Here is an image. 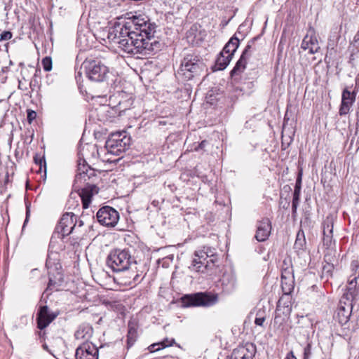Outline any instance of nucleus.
I'll return each instance as SVG.
<instances>
[{"instance_id": "052dcab7", "label": "nucleus", "mask_w": 359, "mask_h": 359, "mask_svg": "<svg viewBox=\"0 0 359 359\" xmlns=\"http://www.w3.org/2000/svg\"><path fill=\"white\" fill-rule=\"evenodd\" d=\"M46 266H47L48 268H49V261H48V260H47V261H46Z\"/></svg>"}, {"instance_id": "f03ea898", "label": "nucleus", "mask_w": 359, "mask_h": 359, "mask_svg": "<svg viewBox=\"0 0 359 359\" xmlns=\"http://www.w3.org/2000/svg\"><path fill=\"white\" fill-rule=\"evenodd\" d=\"M205 69V65L197 55L189 54L183 58L178 74L185 79L190 80L200 74Z\"/></svg>"}, {"instance_id": "8fccbe9b", "label": "nucleus", "mask_w": 359, "mask_h": 359, "mask_svg": "<svg viewBox=\"0 0 359 359\" xmlns=\"http://www.w3.org/2000/svg\"><path fill=\"white\" fill-rule=\"evenodd\" d=\"M285 359H297L296 356L294 355L293 351L289 352Z\"/></svg>"}, {"instance_id": "9d476101", "label": "nucleus", "mask_w": 359, "mask_h": 359, "mask_svg": "<svg viewBox=\"0 0 359 359\" xmlns=\"http://www.w3.org/2000/svg\"><path fill=\"white\" fill-rule=\"evenodd\" d=\"M57 313L50 312L47 306L40 307L37 315V327L40 330L46 327L56 317Z\"/></svg>"}, {"instance_id": "c9c22d12", "label": "nucleus", "mask_w": 359, "mask_h": 359, "mask_svg": "<svg viewBox=\"0 0 359 359\" xmlns=\"http://www.w3.org/2000/svg\"><path fill=\"white\" fill-rule=\"evenodd\" d=\"M41 64L43 66V68L45 71L49 72L52 69V60L50 57H44L42 61Z\"/></svg>"}, {"instance_id": "f3484780", "label": "nucleus", "mask_w": 359, "mask_h": 359, "mask_svg": "<svg viewBox=\"0 0 359 359\" xmlns=\"http://www.w3.org/2000/svg\"><path fill=\"white\" fill-rule=\"evenodd\" d=\"M301 48L309 50V53L313 54L319 50L320 46L316 36L306 34L302 42Z\"/></svg>"}, {"instance_id": "79ce46f5", "label": "nucleus", "mask_w": 359, "mask_h": 359, "mask_svg": "<svg viewBox=\"0 0 359 359\" xmlns=\"http://www.w3.org/2000/svg\"><path fill=\"white\" fill-rule=\"evenodd\" d=\"M208 144V142L206 140H203L201 143H199L197 146L194 147V148L191 150L199 151L201 150H204V148Z\"/></svg>"}, {"instance_id": "0e129e2a", "label": "nucleus", "mask_w": 359, "mask_h": 359, "mask_svg": "<svg viewBox=\"0 0 359 359\" xmlns=\"http://www.w3.org/2000/svg\"><path fill=\"white\" fill-rule=\"evenodd\" d=\"M103 348V346H100V349H102Z\"/></svg>"}, {"instance_id": "cd10ccee", "label": "nucleus", "mask_w": 359, "mask_h": 359, "mask_svg": "<svg viewBox=\"0 0 359 359\" xmlns=\"http://www.w3.org/2000/svg\"><path fill=\"white\" fill-rule=\"evenodd\" d=\"M323 235H332L333 233V217L332 216L326 217L323 223Z\"/></svg>"}, {"instance_id": "c756f323", "label": "nucleus", "mask_w": 359, "mask_h": 359, "mask_svg": "<svg viewBox=\"0 0 359 359\" xmlns=\"http://www.w3.org/2000/svg\"><path fill=\"white\" fill-rule=\"evenodd\" d=\"M306 238L303 231H299L297 233V238L294 242V248L297 250H303L306 245Z\"/></svg>"}, {"instance_id": "9b49d317", "label": "nucleus", "mask_w": 359, "mask_h": 359, "mask_svg": "<svg viewBox=\"0 0 359 359\" xmlns=\"http://www.w3.org/2000/svg\"><path fill=\"white\" fill-rule=\"evenodd\" d=\"M130 144V137L125 131L114 133V155L120 154L128 148Z\"/></svg>"}, {"instance_id": "09e8293b", "label": "nucleus", "mask_w": 359, "mask_h": 359, "mask_svg": "<svg viewBox=\"0 0 359 359\" xmlns=\"http://www.w3.org/2000/svg\"><path fill=\"white\" fill-rule=\"evenodd\" d=\"M113 309H114V311H115V310L120 311L121 315V316L124 315L123 308L120 304H114Z\"/></svg>"}, {"instance_id": "1a4fd4ad", "label": "nucleus", "mask_w": 359, "mask_h": 359, "mask_svg": "<svg viewBox=\"0 0 359 359\" xmlns=\"http://www.w3.org/2000/svg\"><path fill=\"white\" fill-rule=\"evenodd\" d=\"M74 216L72 212H66L62 216L56 226V230L58 233L61 234L62 238L69 236L74 229Z\"/></svg>"}, {"instance_id": "e2e57ef3", "label": "nucleus", "mask_w": 359, "mask_h": 359, "mask_svg": "<svg viewBox=\"0 0 359 359\" xmlns=\"http://www.w3.org/2000/svg\"><path fill=\"white\" fill-rule=\"evenodd\" d=\"M290 311V309L288 308V306H287V311L288 312Z\"/></svg>"}, {"instance_id": "13d9d810", "label": "nucleus", "mask_w": 359, "mask_h": 359, "mask_svg": "<svg viewBox=\"0 0 359 359\" xmlns=\"http://www.w3.org/2000/svg\"><path fill=\"white\" fill-rule=\"evenodd\" d=\"M325 261L327 262V260L330 261V259L329 257V255H325Z\"/></svg>"}, {"instance_id": "6e6d98bb", "label": "nucleus", "mask_w": 359, "mask_h": 359, "mask_svg": "<svg viewBox=\"0 0 359 359\" xmlns=\"http://www.w3.org/2000/svg\"><path fill=\"white\" fill-rule=\"evenodd\" d=\"M353 40H354V41H355V42H356V41H358L359 40V34H357L354 36Z\"/></svg>"}, {"instance_id": "2eb2a0df", "label": "nucleus", "mask_w": 359, "mask_h": 359, "mask_svg": "<svg viewBox=\"0 0 359 359\" xmlns=\"http://www.w3.org/2000/svg\"><path fill=\"white\" fill-rule=\"evenodd\" d=\"M256 39L257 38H254L245 47L240 59L237 61L236 65L231 71V77L240 74L245 70L247 64V57H248V52L252 47L251 43H253Z\"/></svg>"}, {"instance_id": "de8ad7c7", "label": "nucleus", "mask_w": 359, "mask_h": 359, "mask_svg": "<svg viewBox=\"0 0 359 359\" xmlns=\"http://www.w3.org/2000/svg\"><path fill=\"white\" fill-rule=\"evenodd\" d=\"M107 264L109 268L112 269V252H110L107 256Z\"/></svg>"}, {"instance_id": "f257e3e1", "label": "nucleus", "mask_w": 359, "mask_h": 359, "mask_svg": "<svg viewBox=\"0 0 359 359\" xmlns=\"http://www.w3.org/2000/svg\"><path fill=\"white\" fill-rule=\"evenodd\" d=\"M156 26L148 17H135L133 20L123 16L114 21V52L140 54L146 56L161 49V43L154 37Z\"/></svg>"}, {"instance_id": "a18cd8bd", "label": "nucleus", "mask_w": 359, "mask_h": 359, "mask_svg": "<svg viewBox=\"0 0 359 359\" xmlns=\"http://www.w3.org/2000/svg\"><path fill=\"white\" fill-rule=\"evenodd\" d=\"M265 321V318L263 317V316H257L255 320V323L257 325H259V326H262L264 323Z\"/></svg>"}, {"instance_id": "3c124183", "label": "nucleus", "mask_w": 359, "mask_h": 359, "mask_svg": "<svg viewBox=\"0 0 359 359\" xmlns=\"http://www.w3.org/2000/svg\"><path fill=\"white\" fill-rule=\"evenodd\" d=\"M34 161H35V163H36V164H39V165H40V170H41V165H42V163H43V164H44V166L46 167V162H45V161H43V160H42V159H41V158L38 160L36 158H34Z\"/></svg>"}, {"instance_id": "680f3d73", "label": "nucleus", "mask_w": 359, "mask_h": 359, "mask_svg": "<svg viewBox=\"0 0 359 359\" xmlns=\"http://www.w3.org/2000/svg\"><path fill=\"white\" fill-rule=\"evenodd\" d=\"M355 275L356 276V273H354L353 275H351V277H353V276H355Z\"/></svg>"}, {"instance_id": "aec40b11", "label": "nucleus", "mask_w": 359, "mask_h": 359, "mask_svg": "<svg viewBox=\"0 0 359 359\" xmlns=\"http://www.w3.org/2000/svg\"><path fill=\"white\" fill-rule=\"evenodd\" d=\"M112 208L104 206L100 208L97 212V221L104 226H112L111 218Z\"/></svg>"}, {"instance_id": "b1692460", "label": "nucleus", "mask_w": 359, "mask_h": 359, "mask_svg": "<svg viewBox=\"0 0 359 359\" xmlns=\"http://www.w3.org/2000/svg\"><path fill=\"white\" fill-rule=\"evenodd\" d=\"M238 46L239 39L236 36H233L223 48L222 50V54L230 55V57H233Z\"/></svg>"}, {"instance_id": "6ab92c4d", "label": "nucleus", "mask_w": 359, "mask_h": 359, "mask_svg": "<svg viewBox=\"0 0 359 359\" xmlns=\"http://www.w3.org/2000/svg\"><path fill=\"white\" fill-rule=\"evenodd\" d=\"M195 258H194L191 264V266L194 270L197 272L203 273V270L201 266H198V264H205L208 257H213V254H209L208 252L205 250L196 251L194 253Z\"/></svg>"}, {"instance_id": "4be33fe9", "label": "nucleus", "mask_w": 359, "mask_h": 359, "mask_svg": "<svg viewBox=\"0 0 359 359\" xmlns=\"http://www.w3.org/2000/svg\"><path fill=\"white\" fill-rule=\"evenodd\" d=\"M358 277L359 273L357 276L355 275L352 279L348 280V285H353V287H347V291L344 294L343 298H346L347 300H351L352 302L358 295L357 279Z\"/></svg>"}, {"instance_id": "a878e982", "label": "nucleus", "mask_w": 359, "mask_h": 359, "mask_svg": "<svg viewBox=\"0 0 359 359\" xmlns=\"http://www.w3.org/2000/svg\"><path fill=\"white\" fill-rule=\"evenodd\" d=\"M137 338V326L135 321L128 323V345L132 346Z\"/></svg>"}, {"instance_id": "58836bf2", "label": "nucleus", "mask_w": 359, "mask_h": 359, "mask_svg": "<svg viewBox=\"0 0 359 359\" xmlns=\"http://www.w3.org/2000/svg\"><path fill=\"white\" fill-rule=\"evenodd\" d=\"M301 189H302V173L299 172L297 176V178L296 180L294 193V194H300Z\"/></svg>"}, {"instance_id": "bb28decb", "label": "nucleus", "mask_w": 359, "mask_h": 359, "mask_svg": "<svg viewBox=\"0 0 359 359\" xmlns=\"http://www.w3.org/2000/svg\"><path fill=\"white\" fill-rule=\"evenodd\" d=\"M281 279L294 280L292 267L290 264H287L285 260L283 261L282 266Z\"/></svg>"}, {"instance_id": "39448f33", "label": "nucleus", "mask_w": 359, "mask_h": 359, "mask_svg": "<svg viewBox=\"0 0 359 359\" xmlns=\"http://www.w3.org/2000/svg\"><path fill=\"white\" fill-rule=\"evenodd\" d=\"M82 67L85 70L87 77L93 81L100 82L104 81L109 70L100 61L95 60H86Z\"/></svg>"}, {"instance_id": "dca6fc26", "label": "nucleus", "mask_w": 359, "mask_h": 359, "mask_svg": "<svg viewBox=\"0 0 359 359\" xmlns=\"http://www.w3.org/2000/svg\"><path fill=\"white\" fill-rule=\"evenodd\" d=\"M93 334V328L89 323L80 325L75 332L74 337L77 340H83V342H89V339Z\"/></svg>"}, {"instance_id": "c85d7f7f", "label": "nucleus", "mask_w": 359, "mask_h": 359, "mask_svg": "<svg viewBox=\"0 0 359 359\" xmlns=\"http://www.w3.org/2000/svg\"><path fill=\"white\" fill-rule=\"evenodd\" d=\"M294 280L281 279V287L285 294H290L294 290Z\"/></svg>"}, {"instance_id": "6e6552de", "label": "nucleus", "mask_w": 359, "mask_h": 359, "mask_svg": "<svg viewBox=\"0 0 359 359\" xmlns=\"http://www.w3.org/2000/svg\"><path fill=\"white\" fill-rule=\"evenodd\" d=\"M99 349L90 342H83L76 350V359H98Z\"/></svg>"}, {"instance_id": "4d7b16f0", "label": "nucleus", "mask_w": 359, "mask_h": 359, "mask_svg": "<svg viewBox=\"0 0 359 359\" xmlns=\"http://www.w3.org/2000/svg\"><path fill=\"white\" fill-rule=\"evenodd\" d=\"M356 116H357L358 121H359V104H358V109L356 110Z\"/></svg>"}, {"instance_id": "7c9ffc66", "label": "nucleus", "mask_w": 359, "mask_h": 359, "mask_svg": "<svg viewBox=\"0 0 359 359\" xmlns=\"http://www.w3.org/2000/svg\"><path fill=\"white\" fill-rule=\"evenodd\" d=\"M175 343V339H172L170 343L169 344H165V341H161L159 343H155L151 345H150L148 348L150 352H155L157 351H159L162 348H164L165 347H168L172 346Z\"/></svg>"}, {"instance_id": "4c0bfd02", "label": "nucleus", "mask_w": 359, "mask_h": 359, "mask_svg": "<svg viewBox=\"0 0 359 359\" xmlns=\"http://www.w3.org/2000/svg\"><path fill=\"white\" fill-rule=\"evenodd\" d=\"M312 355L311 344L308 343L304 348L303 359H310Z\"/></svg>"}, {"instance_id": "0eeeda50", "label": "nucleus", "mask_w": 359, "mask_h": 359, "mask_svg": "<svg viewBox=\"0 0 359 359\" xmlns=\"http://www.w3.org/2000/svg\"><path fill=\"white\" fill-rule=\"evenodd\" d=\"M257 351L256 346L250 342L234 348L230 359H253Z\"/></svg>"}, {"instance_id": "ddd939ff", "label": "nucleus", "mask_w": 359, "mask_h": 359, "mask_svg": "<svg viewBox=\"0 0 359 359\" xmlns=\"http://www.w3.org/2000/svg\"><path fill=\"white\" fill-rule=\"evenodd\" d=\"M355 100V94L351 93L347 88L342 91L341 102L340 104L339 114L345 116L350 111V109Z\"/></svg>"}, {"instance_id": "72a5a7b5", "label": "nucleus", "mask_w": 359, "mask_h": 359, "mask_svg": "<svg viewBox=\"0 0 359 359\" xmlns=\"http://www.w3.org/2000/svg\"><path fill=\"white\" fill-rule=\"evenodd\" d=\"M334 269V265L329 262H327L325 265L323 267V276L328 278L330 276H332V272Z\"/></svg>"}, {"instance_id": "393cba45", "label": "nucleus", "mask_w": 359, "mask_h": 359, "mask_svg": "<svg viewBox=\"0 0 359 359\" xmlns=\"http://www.w3.org/2000/svg\"><path fill=\"white\" fill-rule=\"evenodd\" d=\"M231 59L232 57H230V55L222 54V52H221L216 60L215 65V70L224 69L229 64Z\"/></svg>"}, {"instance_id": "603ef678", "label": "nucleus", "mask_w": 359, "mask_h": 359, "mask_svg": "<svg viewBox=\"0 0 359 359\" xmlns=\"http://www.w3.org/2000/svg\"><path fill=\"white\" fill-rule=\"evenodd\" d=\"M113 212H114V219H115V218H116V219H118V218H119V214H118V212H117L114 208V210H113ZM116 222H115V220H114V226H115V225H116Z\"/></svg>"}, {"instance_id": "864d4df0", "label": "nucleus", "mask_w": 359, "mask_h": 359, "mask_svg": "<svg viewBox=\"0 0 359 359\" xmlns=\"http://www.w3.org/2000/svg\"><path fill=\"white\" fill-rule=\"evenodd\" d=\"M121 160H122V158H121H121H118V159H116V160H114V161H113L114 165H116L118 163H119V162H121Z\"/></svg>"}, {"instance_id": "473e14b6", "label": "nucleus", "mask_w": 359, "mask_h": 359, "mask_svg": "<svg viewBox=\"0 0 359 359\" xmlns=\"http://www.w3.org/2000/svg\"><path fill=\"white\" fill-rule=\"evenodd\" d=\"M334 244L335 241L333 240V235H323V245L327 250L332 249Z\"/></svg>"}, {"instance_id": "7ed1b4c3", "label": "nucleus", "mask_w": 359, "mask_h": 359, "mask_svg": "<svg viewBox=\"0 0 359 359\" xmlns=\"http://www.w3.org/2000/svg\"><path fill=\"white\" fill-rule=\"evenodd\" d=\"M182 306H211L218 302V296L215 294L198 292L185 294L181 298Z\"/></svg>"}, {"instance_id": "20e7f679", "label": "nucleus", "mask_w": 359, "mask_h": 359, "mask_svg": "<svg viewBox=\"0 0 359 359\" xmlns=\"http://www.w3.org/2000/svg\"><path fill=\"white\" fill-rule=\"evenodd\" d=\"M97 179V174L94 169L91 168L84 159L79 157L77 165V172L74 180V189H77L81 186L89 185L95 184Z\"/></svg>"}, {"instance_id": "5701e85b", "label": "nucleus", "mask_w": 359, "mask_h": 359, "mask_svg": "<svg viewBox=\"0 0 359 359\" xmlns=\"http://www.w3.org/2000/svg\"><path fill=\"white\" fill-rule=\"evenodd\" d=\"M111 34L110 27H104L100 29L97 32V38L100 40V43L110 49L111 46L112 44L111 40Z\"/></svg>"}, {"instance_id": "5fc2aeb1", "label": "nucleus", "mask_w": 359, "mask_h": 359, "mask_svg": "<svg viewBox=\"0 0 359 359\" xmlns=\"http://www.w3.org/2000/svg\"><path fill=\"white\" fill-rule=\"evenodd\" d=\"M172 339H169L167 338V339H164L163 341H165V344H169Z\"/></svg>"}, {"instance_id": "c03bdc74", "label": "nucleus", "mask_w": 359, "mask_h": 359, "mask_svg": "<svg viewBox=\"0 0 359 359\" xmlns=\"http://www.w3.org/2000/svg\"><path fill=\"white\" fill-rule=\"evenodd\" d=\"M351 270L353 273H356L359 270V262L353 260L351 264Z\"/></svg>"}, {"instance_id": "4468645a", "label": "nucleus", "mask_w": 359, "mask_h": 359, "mask_svg": "<svg viewBox=\"0 0 359 359\" xmlns=\"http://www.w3.org/2000/svg\"><path fill=\"white\" fill-rule=\"evenodd\" d=\"M129 259L130 257L126 251L116 250L115 253H114V264L117 267L114 266V272L128 269L130 264Z\"/></svg>"}, {"instance_id": "f704fd0d", "label": "nucleus", "mask_w": 359, "mask_h": 359, "mask_svg": "<svg viewBox=\"0 0 359 359\" xmlns=\"http://www.w3.org/2000/svg\"><path fill=\"white\" fill-rule=\"evenodd\" d=\"M59 275V278H58V281H57L56 280H54L52 277L50 276L49 278V282H48V289L49 290H53V289H55L56 287V286H58V285H60V283L62 281V275L58 273Z\"/></svg>"}, {"instance_id": "e433bc0d", "label": "nucleus", "mask_w": 359, "mask_h": 359, "mask_svg": "<svg viewBox=\"0 0 359 359\" xmlns=\"http://www.w3.org/2000/svg\"><path fill=\"white\" fill-rule=\"evenodd\" d=\"M300 198V194H294L293 193V199L292 204V213H295L297 211V206L299 205Z\"/></svg>"}, {"instance_id": "a211bd4d", "label": "nucleus", "mask_w": 359, "mask_h": 359, "mask_svg": "<svg viewBox=\"0 0 359 359\" xmlns=\"http://www.w3.org/2000/svg\"><path fill=\"white\" fill-rule=\"evenodd\" d=\"M111 137H112V133L109 134L104 147L97 151L102 161L109 163L112 162V142Z\"/></svg>"}, {"instance_id": "49530a36", "label": "nucleus", "mask_w": 359, "mask_h": 359, "mask_svg": "<svg viewBox=\"0 0 359 359\" xmlns=\"http://www.w3.org/2000/svg\"><path fill=\"white\" fill-rule=\"evenodd\" d=\"M210 262H212V263H214L215 260L213 259H210V261H206V262H205V264H202V263L201 264H198V266H201V269L204 271L205 269H206L208 268Z\"/></svg>"}, {"instance_id": "bf43d9fd", "label": "nucleus", "mask_w": 359, "mask_h": 359, "mask_svg": "<svg viewBox=\"0 0 359 359\" xmlns=\"http://www.w3.org/2000/svg\"><path fill=\"white\" fill-rule=\"evenodd\" d=\"M354 60V53H352L351 54V56H350V60Z\"/></svg>"}, {"instance_id": "ea45409f", "label": "nucleus", "mask_w": 359, "mask_h": 359, "mask_svg": "<svg viewBox=\"0 0 359 359\" xmlns=\"http://www.w3.org/2000/svg\"><path fill=\"white\" fill-rule=\"evenodd\" d=\"M12 33L10 31H4L0 34V41H7L12 38Z\"/></svg>"}, {"instance_id": "37998d69", "label": "nucleus", "mask_w": 359, "mask_h": 359, "mask_svg": "<svg viewBox=\"0 0 359 359\" xmlns=\"http://www.w3.org/2000/svg\"><path fill=\"white\" fill-rule=\"evenodd\" d=\"M36 117V113L33 110H27V121L31 123Z\"/></svg>"}, {"instance_id": "2f4dec72", "label": "nucleus", "mask_w": 359, "mask_h": 359, "mask_svg": "<svg viewBox=\"0 0 359 359\" xmlns=\"http://www.w3.org/2000/svg\"><path fill=\"white\" fill-rule=\"evenodd\" d=\"M76 42L83 50H86L91 47V45L88 43V40L84 34H79Z\"/></svg>"}, {"instance_id": "a19ab883", "label": "nucleus", "mask_w": 359, "mask_h": 359, "mask_svg": "<svg viewBox=\"0 0 359 359\" xmlns=\"http://www.w3.org/2000/svg\"><path fill=\"white\" fill-rule=\"evenodd\" d=\"M280 300L278 301V304H277V308H276V315H275V318H274V323H279V318H280ZM281 323L280 322V324Z\"/></svg>"}, {"instance_id": "412c9836", "label": "nucleus", "mask_w": 359, "mask_h": 359, "mask_svg": "<svg viewBox=\"0 0 359 359\" xmlns=\"http://www.w3.org/2000/svg\"><path fill=\"white\" fill-rule=\"evenodd\" d=\"M351 303L348 306V309H346L344 306H342V300L340 301V306L337 311V318L341 325H344L348 321L351 314Z\"/></svg>"}, {"instance_id": "f8f14e48", "label": "nucleus", "mask_w": 359, "mask_h": 359, "mask_svg": "<svg viewBox=\"0 0 359 359\" xmlns=\"http://www.w3.org/2000/svg\"><path fill=\"white\" fill-rule=\"evenodd\" d=\"M271 223L268 218H264L257 224L255 238L259 242H263L268 239L271 234Z\"/></svg>"}, {"instance_id": "423d86ee", "label": "nucleus", "mask_w": 359, "mask_h": 359, "mask_svg": "<svg viewBox=\"0 0 359 359\" xmlns=\"http://www.w3.org/2000/svg\"><path fill=\"white\" fill-rule=\"evenodd\" d=\"M81 198L83 208L87 209L90 203L93 196L96 195L99 192V188L95 184H91L89 185H85L84 187H79L77 189H74Z\"/></svg>"}]
</instances>
